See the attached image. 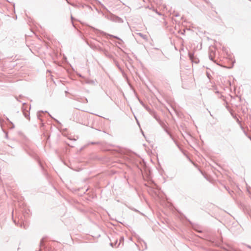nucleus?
<instances>
[{
	"label": "nucleus",
	"instance_id": "obj_1",
	"mask_svg": "<svg viewBox=\"0 0 251 251\" xmlns=\"http://www.w3.org/2000/svg\"><path fill=\"white\" fill-rule=\"evenodd\" d=\"M158 202L159 201L160 203L164 206H169L171 205L166 195L160 191L158 186Z\"/></svg>",
	"mask_w": 251,
	"mask_h": 251
},
{
	"label": "nucleus",
	"instance_id": "obj_2",
	"mask_svg": "<svg viewBox=\"0 0 251 251\" xmlns=\"http://www.w3.org/2000/svg\"><path fill=\"white\" fill-rule=\"evenodd\" d=\"M158 123L159 124L161 128L173 139L172 135L169 131L166 124L163 121L160 120L158 118Z\"/></svg>",
	"mask_w": 251,
	"mask_h": 251
},
{
	"label": "nucleus",
	"instance_id": "obj_3",
	"mask_svg": "<svg viewBox=\"0 0 251 251\" xmlns=\"http://www.w3.org/2000/svg\"><path fill=\"white\" fill-rule=\"evenodd\" d=\"M188 55H189V57L190 59L192 61L193 60H194V59L196 57L195 56V55H194V52H189Z\"/></svg>",
	"mask_w": 251,
	"mask_h": 251
},
{
	"label": "nucleus",
	"instance_id": "obj_4",
	"mask_svg": "<svg viewBox=\"0 0 251 251\" xmlns=\"http://www.w3.org/2000/svg\"><path fill=\"white\" fill-rule=\"evenodd\" d=\"M158 172L161 174V169L160 168V163L159 162V160H158Z\"/></svg>",
	"mask_w": 251,
	"mask_h": 251
},
{
	"label": "nucleus",
	"instance_id": "obj_5",
	"mask_svg": "<svg viewBox=\"0 0 251 251\" xmlns=\"http://www.w3.org/2000/svg\"><path fill=\"white\" fill-rule=\"evenodd\" d=\"M199 61V59L196 57H195V58L194 59V60L192 61L193 62H195V63H198Z\"/></svg>",
	"mask_w": 251,
	"mask_h": 251
},
{
	"label": "nucleus",
	"instance_id": "obj_6",
	"mask_svg": "<svg viewBox=\"0 0 251 251\" xmlns=\"http://www.w3.org/2000/svg\"><path fill=\"white\" fill-rule=\"evenodd\" d=\"M209 58L211 60L213 61V57H212L211 54L209 55Z\"/></svg>",
	"mask_w": 251,
	"mask_h": 251
},
{
	"label": "nucleus",
	"instance_id": "obj_7",
	"mask_svg": "<svg viewBox=\"0 0 251 251\" xmlns=\"http://www.w3.org/2000/svg\"><path fill=\"white\" fill-rule=\"evenodd\" d=\"M207 77H208L209 78H210V74H209V73H207Z\"/></svg>",
	"mask_w": 251,
	"mask_h": 251
},
{
	"label": "nucleus",
	"instance_id": "obj_8",
	"mask_svg": "<svg viewBox=\"0 0 251 251\" xmlns=\"http://www.w3.org/2000/svg\"><path fill=\"white\" fill-rule=\"evenodd\" d=\"M175 17H178L179 16V14L178 13H176L175 15Z\"/></svg>",
	"mask_w": 251,
	"mask_h": 251
},
{
	"label": "nucleus",
	"instance_id": "obj_9",
	"mask_svg": "<svg viewBox=\"0 0 251 251\" xmlns=\"http://www.w3.org/2000/svg\"><path fill=\"white\" fill-rule=\"evenodd\" d=\"M157 14L158 15H161V14L159 12H158Z\"/></svg>",
	"mask_w": 251,
	"mask_h": 251
},
{
	"label": "nucleus",
	"instance_id": "obj_10",
	"mask_svg": "<svg viewBox=\"0 0 251 251\" xmlns=\"http://www.w3.org/2000/svg\"><path fill=\"white\" fill-rule=\"evenodd\" d=\"M248 247L250 249H251V246L250 245H248Z\"/></svg>",
	"mask_w": 251,
	"mask_h": 251
},
{
	"label": "nucleus",
	"instance_id": "obj_11",
	"mask_svg": "<svg viewBox=\"0 0 251 251\" xmlns=\"http://www.w3.org/2000/svg\"><path fill=\"white\" fill-rule=\"evenodd\" d=\"M204 0L206 3H209V2H208V1H207V0Z\"/></svg>",
	"mask_w": 251,
	"mask_h": 251
},
{
	"label": "nucleus",
	"instance_id": "obj_12",
	"mask_svg": "<svg viewBox=\"0 0 251 251\" xmlns=\"http://www.w3.org/2000/svg\"><path fill=\"white\" fill-rule=\"evenodd\" d=\"M244 132L245 134L246 135H247V133L246 132V131H244Z\"/></svg>",
	"mask_w": 251,
	"mask_h": 251
}]
</instances>
